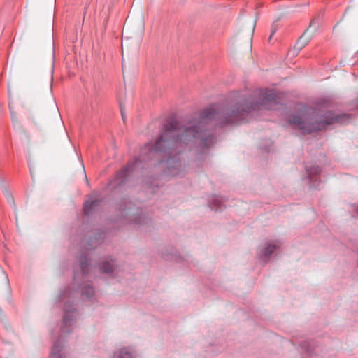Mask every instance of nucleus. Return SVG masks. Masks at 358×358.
Listing matches in <instances>:
<instances>
[{"label": "nucleus", "instance_id": "obj_1", "mask_svg": "<svg viewBox=\"0 0 358 358\" xmlns=\"http://www.w3.org/2000/svg\"><path fill=\"white\" fill-rule=\"evenodd\" d=\"M278 104L274 90L259 89L252 94L233 92L225 103L212 104L203 110L198 120H192L187 126L176 120H169L163 127L154 143L145 145L139 158L129 161L115 176L117 184L124 183L130 173L136 169L142 160L154 156L166 158V173L171 176L180 175L183 168L179 155L185 148L194 147L204 153L215 143V138L208 126L212 122L219 127H224L243 122L250 113L262 108L273 110ZM163 162H160L162 163Z\"/></svg>", "mask_w": 358, "mask_h": 358}, {"label": "nucleus", "instance_id": "obj_2", "mask_svg": "<svg viewBox=\"0 0 358 358\" xmlns=\"http://www.w3.org/2000/svg\"><path fill=\"white\" fill-rule=\"evenodd\" d=\"M348 119L346 114L335 115L331 111L322 112L320 109L303 107L298 114L289 117L288 122L305 134L322 130L334 123H344Z\"/></svg>", "mask_w": 358, "mask_h": 358}, {"label": "nucleus", "instance_id": "obj_3", "mask_svg": "<svg viewBox=\"0 0 358 358\" xmlns=\"http://www.w3.org/2000/svg\"><path fill=\"white\" fill-rule=\"evenodd\" d=\"M76 308L71 303L66 302L64 306V315L63 317V326L62 331L63 333H70L69 327L73 324L75 321Z\"/></svg>", "mask_w": 358, "mask_h": 358}, {"label": "nucleus", "instance_id": "obj_4", "mask_svg": "<svg viewBox=\"0 0 358 358\" xmlns=\"http://www.w3.org/2000/svg\"><path fill=\"white\" fill-rule=\"evenodd\" d=\"M306 170L310 180V186L317 187L316 182H317V177L321 172V169L318 166L306 164Z\"/></svg>", "mask_w": 358, "mask_h": 358}, {"label": "nucleus", "instance_id": "obj_5", "mask_svg": "<svg viewBox=\"0 0 358 358\" xmlns=\"http://www.w3.org/2000/svg\"><path fill=\"white\" fill-rule=\"evenodd\" d=\"M209 206L215 211L222 210V205L224 202L222 197L217 195H212L208 200Z\"/></svg>", "mask_w": 358, "mask_h": 358}, {"label": "nucleus", "instance_id": "obj_6", "mask_svg": "<svg viewBox=\"0 0 358 358\" xmlns=\"http://www.w3.org/2000/svg\"><path fill=\"white\" fill-rule=\"evenodd\" d=\"M62 348V345L60 343V341L57 340L53 343L50 358H62V354L61 353Z\"/></svg>", "mask_w": 358, "mask_h": 358}, {"label": "nucleus", "instance_id": "obj_7", "mask_svg": "<svg viewBox=\"0 0 358 358\" xmlns=\"http://www.w3.org/2000/svg\"><path fill=\"white\" fill-rule=\"evenodd\" d=\"M133 352L129 349L124 348L115 352L113 355V358H134Z\"/></svg>", "mask_w": 358, "mask_h": 358}, {"label": "nucleus", "instance_id": "obj_8", "mask_svg": "<svg viewBox=\"0 0 358 358\" xmlns=\"http://www.w3.org/2000/svg\"><path fill=\"white\" fill-rule=\"evenodd\" d=\"M279 248V244L276 243H269L262 250V255L264 257L268 258L270 255Z\"/></svg>", "mask_w": 358, "mask_h": 358}, {"label": "nucleus", "instance_id": "obj_9", "mask_svg": "<svg viewBox=\"0 0 358 358\" xmlns=\"http://www.w3.org/2000/svg\"><path fill=\"white\" fill-rule=\"evenodd\" d=\"M81 292L83 296H85L87 298L90 299L93 296L94 290L91 283L86 282L82 286Z\"/></svg>", "mask_w": 358, "mask_h": 358}, {"label": "nucleus", "instance_id": "obj_10", "mask_svg": "<svg viewBox=\"0 0 358 358\" xmlns=\"http://www.w3.org/2000/svg\"><path fill=\"white\" fill-rule=\"evenodd\" d=\"M100 270L102 272L106 273H110L115 270V264L113 263H110L109 261L106 260L101 262L99 266Z\"/></svg>", "mask_w": 358, "mask_h": 358}, {"label": "nucleus", "instance_id": "obj_11", "mask_svg": "<svg viewBox=\"0 0 358 358\" xmlns=\"http://www.w3.org/2000/svg\"><path fill=\"white\" fill-rule=\"evenodd\" d=\"M80 270L83 275L88 273V258L87 255H83L80 257Z\"/></svg>", "mask_w": 358, "mask_h": 358}, {"label": "nucleus", "instance_id": "obj_12", "mask_svg": "<svg viewBox=\"0 0 358 358\" xmlns=\"http://www.w3.org/2000/svg\"><path fill=\"white\" fill-rule=\"evenodd\" d=\"M97 205L96 201H86L83 206V212L85 215H90L94 208Z\"/></svg>", "mask_w": 358, "mask_h": 358}, {"label": "nucleus", "instance_id": "obj_13", "mask_svg": "<svg viewBox=\"0 0 358 358\" xmlns=\"http://www.w3.org/2000/svg\"><path fill=\"white\" fill-rule=\"evenodd\" d=\"M306 34V32H305L303 34V36L299 38V40L298 41V42L296 43V44L294 46V49H296L297 52H299L301 48H303L308 43V40L306 38H305Z\"/></svg>", "mask_w": 358, "mask_h": 358}, {"label": "nucleus", "instance_id": "obj_14", "mask_svg": "<svg viewBox=\"0 0 358 358\" xmlns=\"http://www.w3.org/2000/svg\"><path fill=\"white\" fill-rule=\"evenodd\" d=\"M310 343H309V342H308V341H305V342H303V343L301 344V347H302L303 348L306 349V350L307 351V352H308V354H310H310L312 353L313 350H312V348H310Z\"/></svg>", "mask_w": 358, "mask_h": 358}, {"label": "nucleus", "instance_id": "obj_15", "mask_svg": "<svg viewBox=\"0 0 358 358\" xmlns=\"http://www.w3.org/2000/svg\"><path fill=\"white\" fill-rule=\"evenodd\" d=\"M144 219H145V217H144L143 216H142V215H138L137 217H136V218L134 219V222H135L136 224H140V223H141V222H144Z\"/></svg>", "mask_w": 358, "mask_h": 358}, {"label": "nucleus", "instance_id": "obj_16", "mask_svg": "<svg viewBox=\"0 0 358 358\" xmlns=\"http://www.w3.org/2000/svg\"><path fill=\"white\" fill-rule=\"evenodd\" d=\"M70 296V293L68 290H64L63 292V293L61 294L60 296V299L62 301H63L65 298L66 297H69Z\"/></svg>", "mask_w": 358, "mask_h": 358}, {"label": "nucleus", "instance_id": "obj_17", "mask_svg": "<svg viewBox=\"0 0 358 358\" xmlns=\"http://www.w3.org/2000/svg\"><path fill=\"white\" fill-rule=\"evenodd\" d=\"M353 208H354L355 211L357 213V216L358 217V205L357 206H356V205L353 206Z\"/></svg>", "mask_w": 358, "mask_h": 358}, {"label": "nucleus", "instance_id": "obj_18", "mask_svg": "<svg viewBox=\"0 0 358 358\" xmlns=\"http://www.w3.org/2000/svg\"><path fill=\"white\" fill-rule=\"evenodd\" d=\"M121 113H122V119L124 120L125 116H124V113L123 112L122 109L121 110Z\"/></svg>", "mask_w": 358, "mask_h": 358}, {"label": "nucleus", "instance_id": "obj_19", "mask_svg": "<svg viewBox=\"0 0 358 358\" xmlns=\"http://www.w3.org/2000/svg\"><path fill=\"white\" fill-rule=\"evenodd\" d=\"M275 30H273L272 32H271V34L270 36V38L272 37V36L275 34Z\"/></svg>", "mask_w": 358, "mask_h": 358}, {"label": "nucleus", "instance_id": "obj_20", "mask_svg": "<svg viewBox=\"0 0 358 358\" xmlns=\"http://www.w3.org/2000/svg\"><path fill=\"white\" fill-rule=\"evenodd\" d=\"M77 275H78V273H77V272H76L74 274V280H76V278H77Z\"/></svg>", "mask_w": 358, "mask_h": 358}]
</instances>
